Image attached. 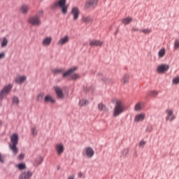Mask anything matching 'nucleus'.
<instances>
[{
	"mask_svg": "<svg viewBox=\"0 0 179 179\" xmlns=\"http://www.w3.org/2000/svg\"><path fill=\"white\" fill-rule=\"evenodd\" d=\"M5 55H6L5 52H0V61L1 59H3V58H5Z\"/></svg>",
	"mask_w": 179,
	"mask_h": 179,
	"instance_id": "nucleus-44",
	"label": "nucleus"
},
{
	"mask_svg": "<svg viewBox=\"0 0 179 179\" xmlns=\"http://www.w3.org/2000/svg\"><path fill=\"white\" fill-rule=\"evenodd\" d=\"M55 90L59 99H64V92H62V90L59 87H55Z\"/></svg>",
	"mask_w": 179,
	"mask_h": 179,
	"instance_id": "nucleus-20",
	"label": "nucleus"
},
{
	"mask_svg": "<svg viewBox=\"0 0 179 179\" xmlns=\"http://www.w3.org/2000/svg\"><path fill=\"white\" fill-rule=\"evenodd\" d=\"M31 131L34 136H36V135H37V130L36 129V128L33 127Z\"/></svg>",
	"mask_w": 179,
	"mask_h": 179,
	"instance_id": "nucleus-43",
	"label": "nucleus"
},
{
	"mask_svg": "<svg viewBox=\"0 0 179 179\" xmlns=\"http://www.w3.org/2000/svg\"><path fill=\"white\" fill-rule=\"evenodd\" d=\"M0 162L3 163V156L0 153Z\"/></svg>",
	"mask_w": 179,
	"mask_h": 179,
	"instance_id": "nucleus-47",
	"label": "nucleus"
},
{
	"mask_svg": "<svg viewBox=\"0 0 179 179\" xmlns=\"http://www.w3.org/2000/svg\"><path fill=\"white\" fill-rule=\"evenodd\" d=\"M33 177V172L31 171H24L19 176V179H31Z\"/></svg>",
	"mask_w": 179,
	"mask_h": 179,
	"instance_id": "nucleus-8",
	"label": "nucleus"
},
{
	"mask_svg": "<svg viewBox=\"0 0 179 179\" xmlns=\"http://www.w3.org/2000/svg\"><path fill=\"white\" fill-rule=\"evenodd\" d=\"M13 104L17 106V104H19V98H17V96H13Z\"/></svg>",
	"mask_w": 179,
	"mask_h": 179,
	"instance_id": "nucleus-36",
	"label": "nucleus"
},
{
	"mask_svg": "<svg viewBox=\"0 0 179 179\" xmlns=\"http://www.w3.org/2000/svg\"><path fill=\"white\" fill-rule=\"evenodd\" d=\"M85 153L89 159H91V157H93L94 156V150H93V148L90 147H87L85 148Z\"/></svg>",
	"mask_w": 179,
	"mask_h": 179,
	"instance_id": "nucleus-14",
	"label": "nucleus"
},
{
	"mask_svg": "<svg viewBox=\"0 0 179 179\" xmlns=\"http://www.w3.org/2000/svg\"><path fill=\"white\" fill-rule=\"evenodd\" d=\"M82 176H83V173H82V172H79L78 177H82Z\"/></svg>",
	"mask_w": 179,
	"mask_h": 179,
	"instance_id": "nucleus-48",
	"label": "nucleus"
},
{
	"mask_svg": "<svg viewBox=\"0 0 179 179\" xmlns=\"http://www.w3.org/2000/svg\"><path fill=\"white\" fill-rule=\"evenodd\" d=\"M41 163H43V157H38V158L35 160L34 164V166H35L36 167H38V166H40V164H41Z\"/></svg>",
	"mask_w": 179,
	"mask_h": 179,
	"instance_id": "nucleus-31",
	"label": "nucleus"
},
{
	"mask_svg": "<svg viewBox=\"0 0 179 179\" xmlns=\"http://www.w3.org/2000/svg\"><path fill=\"white\" fill-rule=\"evenodd\" d=\"M172 83H173V85H179V76L175 77L172 80Z\"/></svg>",
	"mask_w": 179,
	"mask_h": 179,
	"instance_id": "nucleus-37",
	"label": "nucleus"
},
{
	"mask_svg": "<svg viewBox=\"0 0 179 179\" xmlns=\"http://www.w3.org/2000/svg\"><path fill=\"white\" fill-rule=\"evenodd\" d=\"M145 145H146V142L144 141H141L139 143V146H145Z\"/></svg>",
	"mask_w": 179,
	"mask_h": 179,
	"instance_id": "nucleus-46",
	"label": "nucleus"
},
{
	"mask_svg": "<svg viewBox=\"0 0 179 179\" xmlns=\"http://www.w3.org/2000/svg\"><path fill=\"white\" fill-rule=\"evenodd\" d=\"M128 153H129V150L128 148H126L122 151L123 156H127Z\"/></svg>",
	"mask_w": 179,
	"mask_h": 179,
	"instance_id": "nucleus-42",
	"label": "nucleus"
},
{
	"mask_svg": "<svg viewBox=\"0 0 179 179\" xmlns=\"http://www.w3.org/2000/svg\"><path fill=\"white\" fill-rule=\"evenodd\" d=\"M78 67L76 66L72 67L62 74L63 78H68V76H71V75H72V73H73V72H75V71H76Z\"/></svg>",
	"mask_w": 179,
	"mask_h": 179,
	"instance_id": "nucleus-16",
	"label": "nucleus"
},
{
	"mask_svg": "<svg viewBox=\"0 0 179 179\" xmlns=\"http://www.w3.org/2000/svg\"><path fill=\"white\" fill-rule=\"evenodd\" d=\"M143 106V103L142 102L137 103L134 106L135 111H141V110H142Z\"/></svg>",
	"mask_w": 179,
	"mask_h": 179,
	"instance_id": "nucleus-30",
	"label": "nucleus"
},
{
	"mask_svg": "<svg viewBox=\"0 0 179 179\" xmlns=\"http://www.w3.org/2000/svg\"><path fill=\"white\" fill-rule=\"evenodd\" d=\"M166 113L167 115V116L166 117V121H173V120H176V116L174 115V113H173V110L167 109V110H166Z\"/></svg>",
	"mask_w": 179,
	"mask_h": 179,
	"instance_id": "nucleus-11",
	"label": "nucleus"
},
{
	"mask_svg": "<svg viewBox=\"0 0 179 179\" xmlns=\"http://www.w3.org/2000/svg\"><path fill=\"white\" fill-rule=\"evenodd\" d=\"M99 0H88L86 1L84 8L85 9H90L91 8H96Z\"/></svg>",
	"mask_w": 179,
	"mask_h": 179,
	"instance_id": "nucleus-9",
	"label": "nucleus"
},
{
	"mask_svg": "<svg viewBox=\"0 0 179 179\" xmlns=\"http://www.w3.org/2000/svg\"><path fill=\"white\" fill-rule=\"evenodd\" d=\"M68 179H75V176H70L69 177Z\"/></svg>",
	"mask_w": 179,
	"mask_h": 179,
	"instance_id": "nucleus-49",
	"label": "nucleus"
},
{
	"mask_svg": "<svg viewBox=\"0 0 179 179\" xmlns=\"http://www.w3.org/2000/svg\"><path fill=\"white\" fill-rule=\"evenodd\" d=\"M12 85H8L3 88V90L0 92V100L3 99L4 97H6L7 94H9V93L12 90Z\"/></svg>",
	"mask_w": 179,
	"mask_h": 179,
	"instance_id": "nucleus-5",
	"label": "nucleus"
},
{
	"mask_svg": "<svg viewBox=\"0 0 179 179\" xmlns=\"http://www.w3.org/2000/svg\"><path fill=\"white\" fill-rule=\"evenodd\" d=\"M133 19L131 17H127L125 18H123L122 20V22L123 23V24H129V23H131V22H132Z\"/></svg>",
	"mask_w": 179,
	"mask_h": 179,
	"instance_id": "nucleus-28",
	"label": "nucleus"
},
{
	"mask_svg": "<svg viewBox=\"0 0 179 179\" xmlns=\"http://www.w3.org/2000/svg\"><path fill=\"white\" fill-rule=\"evenodd\" d=\"M103 42L99 40H91L90 41V47H101L103 45Z\"/></svg>",
	"mask_w": 179,
	"mask_h": 179,
	"instance_id": "nucleus-15",
	"label": "nucleus"
},
{
	"mask_svg": "<svg viewBox=\"0 0 179 179\" xmlns=\"http://www.w3.org/2000/svg\"><path fill=\"white\" fill-rule=\"evenodd\" d=\"M8 38H6V37H3L1 38V47H2V48H5V47H6L8 45Z\"/></svg>",
	"mask_w": 179,
	"mask_h": 179,
	"instance_id": "nucleus-25",
	"label": "nucleus"
},
{
	"mask_svg": "<svg viewBox=\"0 0 179 179\" xmlns=\"http://www.w3.org/2000/svg\"><path fill=\"white\" fill-rule=\"evenodd\" d=\"M28 22L31 26L38 27V26H41V18L38 15H33L29 18Z\"/></svg>",
	"mask_w": 179,
	"mask_h": 179,
	"instance_id": "nucleus-4",
	"label": "nucleus"
},
{
	"mask_svg": "<svg viewBox=\"0 0 179 179\" xmlns=\"http://www.w3.org/2000/svg\"><path fill=\"white\" fill-rule=\"evenodd\" d=\"M57 8H60L63 15H66L69 6L66 4V0H58L51 6V9H57Z\"/></svg>",
	"mask_w": 179,
	"mask_h": 179,
	"instance_id": "nucleus-1",
	"label": "nucleus"
},
{
	"mask_svg": "<svg viewBox=\"0 0 179 179\" xmlns=\"http://www.w3.org/2000/svg\"><path fill=\"white\" fill-rule=\"evenodd\" d=\"M82 21L84 23H92L93 19L90 16H83Z\"/></svg>",
	"mask_w": 179,
	"mask_h": 179,
	"instance_id": "nucleus-24",
	"label": "nucleus"
},
{
	"mask_svg": "<svg viewBox=\"0 0 179 179\" xmlns=\"http://www.w3.org/2000/svg\"><path fill=\"white\" fill-rule=\"evenodd\" d=\"M166 55V48H162L158 52L159 58H163Z\"/></svg>",
	"mask_w": 179,
	"mask_h": 179,
	"instance_id": "nucleus-26",
	"label": "nucleus"
},
{
	"mask_svg": "<svg viewBox=\"0 0 179 179\" xmlns=\"http://www.w3.org/2000/svg\"><path fill=\"white\" fill-rule=\"evenodd\" d=\"M79 106L80 107H83L87 104H89V101L87 100L82 99L79 101Z\"/></svg>",
	"mask_w": 179,
	"mask_h": 179,
	"instance_id": "nucleus-34",
	"label": "nucleus"
},
{
	"mask_svg": "<svg viewBox=\"0 0 179 179\" xmlns=\"http://www.w3.org/2000/svg\"><path fill=\"white\" fill-rule=\"evenodd\" d=\"M69 40H71V38L69 36H64L59 38V40L57 42V45H60L61 47H62V45L68 44V43H69Z\"/></svg>",
	"mask_w": 179,
	"mask_h": 179,
	"instance_id": "nucleus-10",
	"label": "nucleus"
},
{
	"mask_svg": "<svg viewBox=\"0 0 179 179\" xmlns=\"http://www.w3.org/2000/svg\"><path fill=\"white\" fill-rule=\"evenodd\" d=\"M44 97V94H39L37 96L36 99L38 100V101H41V100H43V98Z\"/></svg>",
	"mask_w": 179,
	"mask_h": 179,
	"instance_id": "nucleus-40",
	"label": "nucleus"
},
{
	"mask_svg": "<svg viewBox=\"0 0 179 179\" xmlns=\"http://www.w3.org/2000/svg\"><path fill=\"white\" fill-rule=\"evenodd\" d=\"M0 125H2V122H0Z\"/></svg>",
	"mask_w": 179,
	"mask_h": 179,
	"instance_id": "nucleus-50",
	"label": "nucleus"
},
{
	"mask_svg": "<svg viewBox=\"0 0 179 179\" xmlns=\"http://www.w3.org/2000/svg\"><path fill=\"white\" fill-rule=\"evenodd\" d=\"M11 144L9 145L10 150H12L14 156L17 155V143H19V135L17 134H13L10 137Z\"/></svg>",
	"mask_w": 179,
	"mask_h": 179,
	"instance_id": "nucleus-2",
	"label": "nucleus"
},
{
	"mask_svg": "<svg viewBox=\"0 0 179 179\" xmlns=\"http://www.w3.org/2000/svg\"><path fill=\"white\" fill-rule=\"evenodd\" d=\"M150 94L152 97H156L157 96V94H159V92H157V91H151L150 92Z\"/></svg>",
	"mask_w": 179,
	"mask_h": 179,
	"instance_id": "nucleus-38",
	"label": "nucleus"
},
{
	"mask_svg": "<svg viewBox=\"0 0 179 179\" xmlns=\"http://www.w3.org/2000/svg\"><path fill=\"white\" fill-rule=\"evenodd\" d=\"M52 42V37L47 36L43 38V39L42 40L41 44L43 47H50V45H51Z\"/></svg>",
	"mask_w": 179,
	"mask_h": 179,
	"instance_id": "nucleus-12",
	"label": "nucleus"
},
{
	"mask_svg": "<svg viewBox=\"0 0 179 179\" xmlns=\"http://www.w3.org/2000/svg\"><path fill=\"white\" fill-rule=\"evenodd\" d=\"M140 33H143V34H150L152 33V28H146L140 30Z\"/></svg>",
	"mask_w": 179,
	"mask_h": 179,
	"instance_id": "nucleus-32",
	"label": "nucleus"
},
{
	"mask_svg": "<svg viewBox=\"0 0 179 179\" xmlns=\"http://www.w3.org/2000/svg\"><path fill=\"white\" fill-rule=\"evenodd\" d=\"M98 109L99 111H103V113H108V108L103 103H101L98 104Z\"/></svg>",
	"mask_w": 179,
	"mask_h": 179,
	"instance_id": "nucleus-22",
	"label": "nucleus"
},
{
	"mask_svg": "<svg viewBox=\"0 0 179 179\" xmlns=\"http://www.w3.org/2000/svg\"><path fill=\"white\" fill-rule=\"evenodd\" d=\"M45 103H51V104H54L55 103V99L51 96V95H46L44 98Z\"/></svg>",
	"mask_w": 179,
	"mask_h": 179,
	"instance_id": "nucleus-23",
	"label": "nucleus"
},
{
	"mask_svg": "<svg viewBox=\"0 0 179 179\" xmlns=\"http://www.w3.org/2000/svg\"><path fill=\"white\" fill-rule=\"evenodd\" d=\"M20 13H22V15H27L29 13V6L27 5H22L20 8Z\"/></svg>",
	"mask_w": 179,
	"mask_h": 179,
	"instance_id": "nucleus-21",
	"label": "nucleus"
},
{
	"mask_svg": "<svg viewBox=\"0 0 179 179\" xmlns=\"http://www.w3.org/2000/svg\"><path fill=\"white\" fill-rule=\"evenodd\" d=\"M169 69H170V66L169 64H163L157 67V73H166Z\"/></svg>",
	"mask_w": 179,
	"mask_h": 179,
	"instance_id": "nucleus-7",
	"label": "nucleus"
},
{
	"mask_svg": "<svg viewBox=\"0 0 179 179\" xmlns=\"http://www.w3.org/2000/svg\"><path fill=\"white\" fill-rule=\"evenodd\" d=\"M27 79V77H26V76H18L15 78V82L19 85H22V83H24V82H26Z\"/></svg>",
	"mask_w": 179,
	"mask_h": 179,
	"instance_id": "nucleus-18",
	"label": "nucleus"
},
{
	"mask_svg": "<svg viewBox=\"0 0 179 179\" xmlns=\"http://www.w3.org/2000/svg\"><path fill=\"white\" fill-rule=\"evenodd\" d=\"M18 160H22L23 159H24V155L23 154H20L18 157H17Z\"/></svg>",
	"mask_w": 179,
	"mask_h": 179,
	"instance_id": "nucleus-45",
	"label": "nucleus"
},
{
	"mask_svg": "<svg viewBox=\"0 0 179 179\" xmlns=\"http://www.w3.org/2000/svg\"><path fill=\"white\" fill-rule=\"evenodd\" d=\"M173 46L175 50H179V38L175 40Z\"/></svg>",
	"mask_w": 179,
	"mask_h": 179,
	"instance_id": "nucleus-35",
	"label": "nucleus"
},
{
	"mask_svg": "<svg viewBox=\"0 0 179 179\" xmlns=\"http://www.w3.org/2000/svg\"><path fill=\"white\" fill-rule=\"evenodd\" d=\"M43 13H44V11H43V10H40L35 16H38V17L41 19V16H43Z\"/></svg>",
	"mask_w": 179,
	"mask_h": 179,
	"instance_id": "nucleus-41",
	"label": "nucleus"
},
{
	"mask_svg": "<svg viewBox=\"0 0 179 179\" xmlns=\"http://www.w3.org/2000/svg\"><path fill=\"white\" fill-rule=\"evenodd\" d=\"M15 167H17V169H18L19 170H26V164H18L15 166Z\"/></svg>",
	"mask_w": 179,
	"mask_h": 179,
	"instance_id": "nucleus-33",
	"label": "nucleus"
},
{
	"mask_svg": "<svg viewBox=\"0 0 179 179\" xmlns=\"http://www.w3.org/2000/svg\"><path fill=\"white\" fill-rule=\"evenodd\" d=\"M122 82L123 85H126V83H128L129 82V74H124L122 77Z\"/></svg>",
	"mask_w": 179,
	"mask_h": 179,
	"instance_id": "nucleus-29",
	"label": "nucleus"
},
{
	"mask_svg": "<svg viewBox=\"0 0 179 179\" xmlns=\"http://www.w3.org/2000/svg\"><path fill=\"white\" fill-rule=\"evenodd\" d=\"M80 78V76H79V74L75 73L73 74L71 76V79H73V80H76L77 79H79Z\"/></svg>",
	"mask_w": 179,
	"mask_h": 179,
	"instance_id": "nucleus-39",
	"label": "nucleus"
},
{
	"mask_svg": "<svg viewBox=\"0 0 179 179\" xmlns=\"http://www.w3.org/2000/svg\"><path fill=\"white\" fill-rule=\"evenodd\" d=\"M64 71H65V69L62 68L54 69L53 70H52V73H54L55 75H58V73H64Z\"/></svg>",
	"mask_w": 179,
	"mask_h": 179,
	"instance_id": "nucleus-27",
	"label": "nucleus"
},
{
	"mask_svg": "<svg viewBox=\"0 0 179 179\" xmlns=\"http://www.w3.org/2000/svg\"><path fill=\"white\" fill-rule=\"evenodd\" d=\"M70 13L73 17V22H76L80 15V10H79V8L74 6L71 8Z\"/></svg>",
	"mask_w": 179,
	"mask_h": 179,
	"instance_id": "nucleus-6",
	"label": "nucleus"
},
{
	"mask_svg": "<svg viewBox=\"0 0 179 179\" xmlns=\"http://www.w3.org/2000/svg\"><path fill=\"white\" fill-rule=\"evenodd\" d=\"M55 150L58 155V156H61L64 153V150H65V147L62 143H57L55 146Z\"/></svg>",
	"mask_w": 179,
	"mask_h": 179,
	"instance_id": "nucleus-13",
	"label": "nucleus"
},
{
	"mask_svg": "<svg viewBox=\"0 0 179 179\" xmlns=\"http://www.w3.org/2000/svg\"><path fill=\"white\" fill-rule=\"evenodd\" d=\"M124 111H125V108L124 107V104H122V101L117 100L113 109V117H118Z\"/></svg>",
	"mask_w": 179,
	"mask_h": 179,
	"instance_id": "nucleus-3",
	"label": "nucleus"
},
{
	"mask_svg": "<svg viewBox=\"0 0 179 179\" xmlns=\"http://www.w3.org/2000/svg\"><path fill=\"white\" fill-rule=\"evenodd\" d=\"M146 118V115L145 113H141L135 116L134 121L136 122H140V121H143Z\"/></svg>",
	"mask_w": 179,
	"mask_h": 179,
	"instance_id": "nucleus-19",
	"label": "nucleus"
},
{
	"mask_svg": "<svg viewBox=\"0 0 179 179\" xmlns=\"http://www.w3.org/2000/svg\"><path fill=\"white\" fill-rule=\"evenodd\" d=\"M78 67L76 66L72 67L62 74L63 78H68V76H71V75H72V73H73V72H75V71H76Z\"/></svg>",
	"mask_w": 179,
	"mask_h": 179,
	"instance_id": "nucleus-17",
	"label": "nucleus"
}]
</instances>
